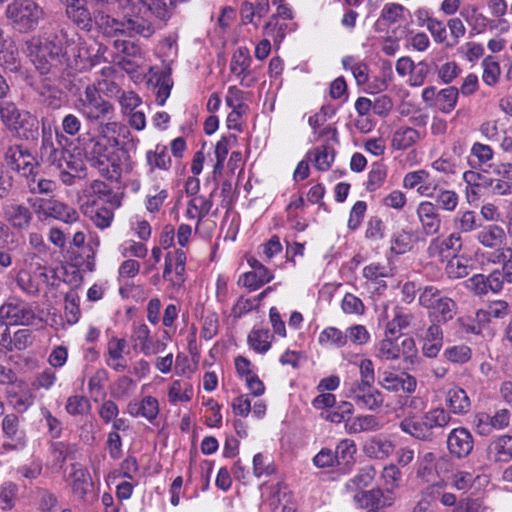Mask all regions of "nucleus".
I'll return each instance as SVG.
<instances>
[{"mask_svg":"<svg viewBox=\"0 0 512 512\" xmlns=\"http://www.w3.org/2000/svg\"><path fill=\"white\" fill-rule=\"evenodd\" d=\"M452 417L443 407H436L428 410L422 416H406L399 424L402 432L411 437L424 441L433 442L437 430H443L451 422Z\"/></svg>","mask_w":512,"mask_h":512,"instance_id":"obj_1","label":"nucleus"},{"mask_svg":"<svg viewBox=\"0 0 512 512\" xmlns=\"http://www.w3.org/2000/svg\"><path fill=\"white\" fill-rule=\"evenodd\" d=\"M0 119L17 140L35 141L39 137L38 118L28 110L19 109L14 102L0 106Z\"/></svg>","mask_w":512,"mask_h":512,"instance_id":"obj_2","label":"nucleus"},{"mask_svg":"<svg viewBox=\"0 0 512 512\" xmlns=\"http://www.w3.org/2000/svg\"><path fill=\"white\" fill-rule=\"evenodd\" d=\"M74 106L87 122L100 126L105 124L107 128L112 124L115 108L93 85H88L85 88L83 95L75 101Z\"/></svg>","mask_w":512,"mask_h":512,"instance_id":"obj_3","label":"nucleus"},{"mask_svg":"<svg viewBox=\"0 0 512 512\" xmlns=\"http://www.w3.org/2000/svg\"><path fill=\"white\" fill-rule=\"evenodd\" d=\"M57 145L55 146L52 137V131L43 126L42 128V143L40 147L41 157L55 166L56 168L67 167L73 171L81 170L82 158L78 155L72 154L70 151L63 147V141L67 142L68 139L63 135L56 132Z\"/></svg>","mask_w":512,"mask_h":512,"instance_id":"obj_4","label":"nucleus"},{"mask_svg":"<svg viewBox=\"0 0 512 512\" xmlns=\"http://www.w3.org/2000/svg\"><path fill=\"white\" fill-rule=\"evenodd\" d=\"M5 16L21 33L34 31L44 19V9L34 0H13L5 9Z\"/></svg>","mask_w":512,"mask_h":512,"instance_id":"obj_5","label":"nucleus"},{"mask_svg":"<svg viewBox=\"0 0 512 512\" xmlns=\"http://www.w3.org/2000/svg\"><path fill=\"white\" fill-rule=\"evenodd\" d=\"M419 304L428 310L429 317H435L438 322L447 323L457 313V303L446 296L435 286H425L419 295Z\"/></svg>","mask_w":512,"mask_h":512,"instance_id":"obj_6","label":"nucleus"},{"mask_svg":"<svg viewBox=\"0 0 512 512\" xmlns=\"http://www.w3.org/2000/svg\"><path fill=\"white\" fill-rule=\"evenodd\" d=\"M28 201L40 220L51 217L64 223H74L79 219V214L75 209L58 200L37 198Z\"/></svg>","mask_w":512,"mask_h":512,"instance_id":"obj_7","label":"nucleus"},{"mask_svg":"<svg viewBox=\"0 0 512 512\" xmlns=\"http://www.w3.org/2000/svg\"><path fill=\"white\" fill-rule=\"evenodd\" d=\"M345 395L361 408L377 411L382 408L384 397L381 391L368 384H346Z\"/></svg>","mask_w":512,"mask_h":512,"instance_id":"obj_8","label":"nucleus"},{"mask_svg":"<svg viewBox=\"0 0 512 512\" xmlns=\"http://www.w3.org/2000/svg\"><path fill=\"white\" fill-rule=\"evenodd\" d=\"M32 306L19 299H9L0 306V318L11 325H30L35 320Z\"/></svg>","mask_w":512,"mask_h":512,"instance_id":"obj_9","label":"nucleus"},{"mask_svg":"<svg viewBox=\"0 0 512 512\" xmlns=\"http://www.w3.org/2000/svg\"><path fill=\"white\" fill-rule=\"evenodd\" d=\"M103 164L98 170L103 177L109 180L117 181L123 172L128 173L132 170L130 155L126 150L116 146L105 158Z\"/></svg>","mask_w":512,"mask_h":512,"instance_id":"obj_10","label":"nucleus"},{"mask_svg":"<svg viewBox=\"0 0 512 512\" xmlns=\"http://www.w3.org/2000/svg\"><path fill=\"white\" fill-rule=\"evenodd\" d=\"M29 55L35 67L41 74L48 73L50 70V60L59 56L60 47L51 41L41 42L39 39H32L28 43Z\"/></svg>","mask_w":512,"mask_h":512,"instance_id":"obj_11","label":"nucleus"},{"mask_svg":"<svg viewBox=\"0 0 512 512\" xmlns=\"http://www.w3.org/2000/svg\"><path fill=\"white\" fill-rule=\"evenodd\" d=\"M353 498L361 508H365L367 511H381L386 507L392 506L395 501L394 493L391 490H382L380 488L358 492Z\"/></svg>","mask_w":512,"mask_h":512,"instance_id":"obj_12","label":"nucleus"},{"mask_svg":"<svg viewBox=\"0 0 512 512\" xmlns=\"http://www.w3.org/2000/svg\"><path fill=\"white\" fill-rule=\"evenodd\" d=\"M447 449L456 459L467 458L474 448V438L464 427L454 428L447 436Z\"/></svg>","mask_w":512,"mask_h":512,"instance_id":"obj_13","label":"nucleus"},{"mask_svg":"<svg viewBox=\"0 0 512 512\" xmlns=\"http://www.w3.org/2000/svg\"><path fill=\"white\" fill-rule=\"evenodd\" d=\"M462 248L461 237L458 233H452L446 238H433L428 247L427 254L430 258H437L440 261L457 256Z\"/></svg>","mask_w":512,"mask_h":512,"instance_id":"obj_14","label":"nucleus"},{"mask_svg":"<svg viewBox=\"0 0 512 512\" xmlns=\"http://www.w3.org/2000/svg\"><path fill=\"white\" fill-rule=\"evenodd\" d=\"M2 432L6 441L2 447L5 450L21 449L26 444V437L23 430L20 429L19 417L14 414H7L2 420Z\"/></svg>","mask_w":512,"mask_h":512,"instance_id":"obj_15","label":"nucleus"},{"mask_svg":"<svg viewBox=\"0 0 512 512\" xmlns=\"http://www.w3.org/2000/svg\"><path fill=\"white\" fill-rule=\"evenodd\" d=\"M379 385L389 392L402 390L410 394L416 390L417 380L408 373L395 374L390 371H383L379 376Z\"/></svg>","mask_w":512,"mask_h":512,"instance_id":"obj_16","label":"nucleus"},{"mask_svg":"<svg viewBox=\"0 0 512 512\" xmlns=\"http://www.w3.org/2000/svg\"><path fill=\"white\" fill-rule=\"evenodd\" d=\"M116 145V139H113V143L106 137L91 139L85 147L86 158L93 167L98 169L100 166L104 165L103 161Z\"/></svg>","mask_w":512,"mask_h":512,"instance_id":"obj_17","label":"nucleus"},{"mask_svg":"<svg viewBox=\"0 0 512 512\" xmlns=\"http://www.w3.org/2000/svg\"><path fill=\"white\" fill-rule=\"evenodd\" d=\"M486 458L490 463H508L512 460V436L500 435L486 447Z\"/></svg>","mask_w":512,"mask_h":512,"instance_id":"obj_18","label":"nucleus"},{"mask_svg":"<svg viewBox=\"0 0 512 512\" xmlns=\"http://www.w3.org/2000/svg\"><path fill=\"white\" fill-rule=\"evenodd\" d=\"M127 342L124 338L112 337L107 344L105 353L106 365L116 372H123L127 369V361L124 358Z\"/></svg>","mask_w":512,"mask_h":512,"instance_id":"obj_19","label":"nucleus"},{"mask_svg":"<svg viewBox=\"0 0 512 512\" xmlns=\"http://www.w3.org/2000/svg\"><path fill=\"white\" fill-rule=\"evenodd\" d=\"M417 216L426 235H435L441 229V217L432 202L423 201L418 205Z\"/></svg>","mask_w":512,"mask_h":512,"instance_id":"obj_20","label":"nucleus"},{"mask_svg":"<svg viewBox=\"0 0 512 512\" xmlns=\"http://www.w3.org/2000/svg\"><path fill=\"white\" fill-rule=\"evenodd\" d=\"M155 32L153 24L138 14L125 13L123 16L122 35L133 38L142 36L151 37Z\"/></svg>","mask_w":512,"mask_h":512,"instance_id":"obj_21","label":"nucleus"},{"mask_svg":"<svg viewBox=\"0 0 512 512\" xmlns=\"http://www.w3.org/2000/svg\"><path fill=\"white\" fill-rule=\"evenodd\" d=\"M383 423L381 419L372 414H362L347 418L346 432L348 434H359L364 432H376L381 430Z\"/></svg>","mask_w":512,"mask_h":512,"instance_id":"obj_22","label":"nucleus"},{"mask_svg":"<svg viewBox=\"0 0 512 512\" xmlns=\"http://www.w3.org/2000/svg\"><path fill=\"white\" fill-rule=\"evenodd\" d=\"M8 223L16 230H26L33 219L32 212L23 204H10L4 209Z\"/></svg>","mask_w":512,"mask_h":512,"instance_id":"obj_23","label":"nucleus"},{"mask_svg":"<svg viewBox=\"0 0 512 512\" xmlns=\"http://www.w3.org/2000/svg\"><path fill=\"white\" fill-rule=\"evenodd\" d=\"M445 403L448 406V412L456 415H464L470 411L471 401L466 391L460 387H452L446 392Z\"/></svg>","mask_w":512,"mask_h":512,"instance_id":"obj_24","label":"nucleus"},{"mask_svg":"<svg viewBox=\"0 0 512 512\" xmlns=\"http://www.w3.org/2000/svg\"><path fill=\"white\" fill-rule=\"evenodd\" d=\"M133 338L136 341L134 348L139 345L141 352L146 356L158 353L160 348L164 346L163 344L153 341V338L150 334V329L146 324H140L135 327Z\"/></svg>","mask_w":512,"mask_h":512,"instance_id":"obj_25","label":"nucleus"},{"mask_svg":"<svg viewBox=\"0 0 512 512\" xmlns=\"http://www.w3.org/2000/svg\"><path fill=\"white\" fill-rule=\"evenodd\" d=\"M376 470L371 465H366L359 469L357 474L349 479L345 484V489L348 492L358 493L365 491L364 489L370 486L375 478Z\"/></svg>","mask_w":512,"mask_h":512,"instance_id":"obj_26","label":"nucleus"},{"mask_svg":"<svg viewBox=\"0 0 512 512\" xmlns=\"http://www.w3.org/2000/svg\"><path fill=\"white\" fill-rule=\"evenodd\" d=\"M506 239L505 230L497 225L490 224L484 226L477 234V240L487 248L500 246Z\"/></svg>","mask_w":512,"mask_h":512,"instance_id":"obj_27","label":"nucleus"},{"mask_svg":"<svg viewBox=\"0 0 512 512\" xmlns=\"http://www.w3.org/2000/svg\"><path fill=\"white\" fill-rule=\"evenodd\" d=\"M212 194L209 197H205L203 195L196 196L192 198L188 204L186 209V217L188 219H198V224L202 221V219L210 212L213 201Z\"/></svg>","mask_w":512,"mask_h":512,"instance_id":"obj_28","label":"nucleus"},{"mask_svg":"<svg viewBox=\"0 0 512 512\" xmlns=\"http://www.w3.org/2000/svg\"><path fill=\"white\" fill-rule=\"evenodd\" d=\"M273 279V274L268 268H260L244 273L240 276L238 283L250 291L257 290Z\"/></svg>","mask_w":512,"mask_h":512,"instance_id":"obj_29","label":"nucleus"},{"mask_svg":"<svg viewBox=\"0 0 512 512\" xmlns=\"http://www.w3.org/2000/svg\"><path fill=\"white\" fill-rule=\"evenodd\" d=\"M394 445L390 440L373 437L364 445V452L370 458L385 459L392 454Z\"/></svg>","mask_w":512,"mask_h":512,"instance_id":"obj_30","label":"nucleus"},{"mask_svg":"<svg viewBox=\"0 0 512 512\" xmlns=\"http://www.w3.org/2000/svg\"><path fill=\"white\" fill-rule=\"evenodd\" d=\"M66 14L77 26L82 29L90 30L92 27V18L88 8L84 5V0H79L73 5H68Z\"/></svg>","mask_w":512,"mask_h":512,"instance_id":"obj_31","label":"nucleus"},{"mask_svg":"<svg viewBox=\"0 0 512 512\" xmlns=\"http://www.w3.org/2000/svg\"><path fill=\"white\" fill-rule=\"evenodd\" d=\"M85 213L89 215L94 225L100 229L108 228L114 218L113 211L108 207H97V200H92L91 207H87Z\"/></svg>","mask_w":512,"mask_h":512,"instance_id":"obj_32","label":"nucleus"},{"mask_svg":"<svg viewBox=\"0 0 512 512\" xmlns=\"http://www.w3.org/2000/svg\"><path fill=\"white\" fill-rule=\"evenodd\" d=\"M420 139V133L413 127L397 129L392 138V147L396 150H405Z\"/></svg>","mask_w":512,"mask_h":512,"instance_id":"obj_33","label":"nucleus"},{"mask_svg":"<svg viewBox=\"0 0 512 512\" xmlns=\"http://www.w3.org/2000/svg\"><path fill=\"white\" fill-rule=\"evenodd\" d=\"M334 452V458L337 466L349 468L354 462V454L356 453V445L353 440L344 439L338 443Z\"/></svg>","mask_w":512,"mask_h":512,"instance_id":"obj_34","label":"nucleus"},{"mask_svg":"<svg viewBox=\"0 0 512 512\" xmlns=\"http://www.w3.org/2000/svg\"><path fill=\"white\" fill-rule=\"evenodd\" d=\"M146 161L150 171L154 169L168 170L171 166V158L164 145H156L155 150H149L146 153Z\"/></svg>","mask_w":512,"mask_h":512,"instance_id":"obj_35","label":"nucleus"},{"mask_svg":"<svg viewBox=\"0 0 512 512\" xmlns=\"http://www.w3.org/2000/svg\"><path fill=\"white\" fill-rule=\"evenodd\" d=\"M459 90L456 87L450 86L445 89H441L437 92L436 102H434V106L439 109L442 113H450L452 112L458 101Z\"/></svg>","mask_w":512,"mask_h":512,"instance_id":"obj_36","label":"nucleus"},{"mask_svg":"<svg viewBox=\"0 0 512 512\" xmlns=\"http://www.w3.org/2000/svg\"><path fill=\"white\" fill-rule=\"evenodd\" d=\"M354 412V405L349 401H341L338 405L333 406L331 409L323 412L321 416L332 423H342L346 425L347 418H352Z\"/></svg>","mask_w":512,"mask_h":512,"instance_id":"obj_37","label":"nucleus"},{"mask_svg":"<svg viewBox=\"0 0 512 512\" xmlns=\"http://www.w3.org/2000/svg\"><path fill=\"white\" fill-rule=\"evenodd\" d=\"M375 356L385 361L398 360L401 356L400 346L396 340L385 337L375 345Z\"/></svg>","mask_w":512,"mask_h":512,"instance_id":"obj_38","label":"nucleus"},{"mask_svg":"<svg viewBox=\"0 0 512 512\" xmlns=\"http://www.w3.org/2000/svg\"><path fill=\"white\" fill-rule=\"evenodd\" d=\"M308 157L314 162V166L321 171H326L331 167L334 160V150L328 146L322 145L316 147L308 153Z\"/></svg>","mask_w":512,"mask_h":512,"instance_id":"obj_39","label":"nucleus"},{"mask_svg":"<svg viewBox=\"0 0 512 512\" xmlns=\"http://www.w3.org/2000/svg\"><path fill=\"white\" fill-rule=\"evenodd\" d=\"M173 87V80L170 71H162L156 76V101L157 104L163 106L168 99L171 89Z\"/></svg>","mask_w":512,"mask_h":512,"instance_id":"obj_40","label":"nucleus"},{"mask_svg":"<svg viewBox=\"0 0 512 512\" xmlns=\"http://www.w3.org/2000/svg\"><path fill=\"white\" fill-rule=\"evenodd\" d=\"M108 372L101 368L98 369L93 376L90 377L88 382V388L91 396L96 401L98 398L106 396L104 389L105 383L108 381Z\"/></svg>","mask_w":512,"mask_h":512,"instance_id":"obj_41","label":"nucleus"},{"mask_svg":"<svg viewBox=\"0 0 512 512\" xmlns=\"http://www.w3.org/2000/svg\"><path fill=\"white\" fill-rule=\"evenodd\" d=\"M494 152L489 145L476 142L471 147V156L474 159H470L469 163L471 167H481L486 165L492 158Z\"/></svg>","mask_w":512,"mask_h":512,"instance_id":"obj_42","label":"nucleus"},{"mask_svg":"<svg viewBox=\"0 0 512 512\" xmlns=\"http://www.w3.org/2000/svg\"><path fill=\"white\" fill-rule=\"evenodd\" d=\"M319 343L321 345L330 344L336 348H342L346 346L345 331L333 326L327 327L320 333Z\"/></svg>","mask_w":512,"mask_h":512,"instance_id":"obj_43","label":"nucleus"},{"mask_svg":"<svg viewBox=\"0 0 512 512\" xmlns=\"http://www.w3.org/2000/svg\"><path fill=\"white\" fill-rule=\"evenodd\" d=\"M0 66L11 73L19 72L21 64L18 50L13 47L4 49L3 46L0 49Z\"/></svg>","mask_w":512,"mask_h":512,"instance_id":"obj_44","label":"nucleus"},{"mask_svg":"<svg viewBox=\"0 0 512 512\" xmlns=\"http://www.w3.org/2000/svg\"><path fill=\"white\" fill-rule=\"evenodd\" d=\"M345 336L346 344L351 342L355 346L366 345L371 339L369 331L364 325L361 324H354L349 326L345 330Z\"/></svg>","mask_w":512,"mask_h":512,"instance_id":"obj_45","label":"nucleus"},{"mask_svg":"<svg viewBox=\"0 0 512 512\" xmlns=\"http://www.w3.org/2000/svg\"><path fill=\"white\" fill-rule=\"evenodd\" d=\"M444 357L454 364H465L472 357V350L469 346L461 344L454 345L445 349Z\"/></svg>","mask_w":512,"mask_h":512,"instance_id":"obj_46","label":"nucleus"},{"mask_svg":"<svg viewBox=\"0 0 512 512\" xmlns=\"http://www.w3.org/2000/svg\"><path fill=\"white\" fill-rule=\"evenodd\" d=\"M38 169V162L35 157L31 154V152L26 149L20 157L19 162L13 168V171L25 176L26 178H30V176H35Z\"/></svg>","mask_w":512,"mask_h":512,"instance_id":"obj_47","label":"nucleus"},{"mask_svg":"<svg viewBox=\"0 0 512 512\" xmlns=\"http://www.w3.org/2000/svg\"><path fill=\"white\" fill-rule=\"evenodd\" d=\"M251 56L249 50L245 47H239L232 55L230 70L236 76H240L241 73L250 67Z\"/></svg>","mask_w":512,"mask_h":512,"instance_id":"obj_48","label":"nucleus"},{"mask_svg":"<svg viewBox=\"0 0 512 512\" xmlns=\"http://www.w3.org/2000/svg\"><path fill=\"white\" fill-rule=\"evenodd\" d=\"M470 268L466 261L458 256L450 258L446 264L445 272L450 279H460L469 274Z\"/></svg>","mask_w":512,"mask_h":512,"instance_id":"obj_49","label":"nucleus"},{"mask_svg":"<svg viewBox=\"0 0 512 512\" xmlns=\"http://www.w3.org/2000/svg\"><path fill=\"white\" fill-rule=\"evenodd\" d=\"M458 201L457 193L452 190L441 189L435 194V206L437 209L440 208L444 211L452 212L456 209Z\"/></svg>","mask_w":512,"mask_h":512,"instance_id":"obj_50","label":"nucleus"},{"mask_svg":"<svg viewBox=\"0 0 512 512\" xmlns=\"http://www.w3.org/2000/svg\"><path fill=\"white\" fill-rule=\"evenodd\" d=\"M482 66L483 81L490 86L496 84L501 73L498 61L493 56H487L484 58Z\"/></svg>","mask_w":512,"mask_h":512,"instance_id":"obj_51","label":"nucleus"},{"mask_svg":"<svg viewBox=\"0 0 512 512\" xmlns=\"http://www.w3.org/2000/svg\"><path fill=\"white\" fill-rule=\"evenodd\" d=\"M483 185L494 196L512 195V182L503 179L483 177Z\"/></svg>","mask_w":512,"mask_h":512,"instance_id":"obj_52","label":"nucleus"},{"mask_svg":"<svg viewBox=\"0 0 512 512\" xmlns=\"http://www.w3.org/2000/svg\"><path fill=\"white\" fill-rule=\"evenodd\" d=\"M269 331L267 330H253L248 335L249 345L259 353L267 352L271 344L269 342Z\"/></svg>","mask_w":512,"mask_h":512,"instance_id":"obj_53","label":"nucleus"},{"mask_svg":"<svg viewBox=\"0 0 512 512\" xmlns=\"http://www.w3.org/2000/svg\"><path fill=\"white\" fill-rule=\"evenodd\" d=\"M17 486L12 482H6L0 486V508L4 511L11 510L15 505Z\"/></svg>","mask_w":512,"mask_h":512,"instance_id":"obj_54","label":"nucleus"},{"mask_svg":"<svg viewBox=\"0 0 512 512\" xmlns=\"http://www.w3.org/2000/svg\"><path fill=\"white\" fill-rule=\"evenodd\" d=\"M404 11L405 8L401 4L387 3L381 11L380 19L384 20L388 24H395L405 19Z\"/></svg>","mask_w":512,"mask_h":512,"instance_id":"obj_55","label":"nucleus"},{"mask_svg":"<svg viewBox=\"0 0 512 512\" xmlns=\"http://www.w3.org/2000/svg\"><path fill=\"white\" fill-rule=\"evenodd\" d=\"M394 324L398 326V329H407L409 327L414 329V332L418 335L422 326L417 323V317L412 313H405L400 308L395 309Z\"/></svg>","mask_w":512,"mask_h":512,"instance_id":"obj_56","label":"nucleus"},{"mask_svg":"<svg viewBox=\"0 0 512 512\" xmlns=\"http://www.w3.org/2000/svg\"><path fill=\"white\" fill-rule=\"evenodd\" d=\"M113 47L119 56H126L128 58H141V47L135 42L128 40H114Z\"/></svg>","mask_w":512,"mask_h":512,"instance_id":"obj_57","label":"nucleus"},{"mask_svg":"<svg viewBox=\"0 0 512 512\" xmlns=\"http://www.w3.org/2000/svg\"><path fill=\"white\" fill-rule=\"evenodd\" d=\"M341 309L345 314L363 315L365 305L363 301L352 293H346L341 302Z\"/></svg>","mask_w":512,"mask_h":512,"instance_id":"obj_58","label":"nucleus"},{"mask_svg":"<svg viewBox=\"0 0 512 512\" xmlns=\"http://www.w3.org/2000/svg\"><path fill=\"white\" fill-rule=\"evenodd\" d=\"M386 169L383 165L374 163L368 174L367 190L375 191L378 189L386 179Z\"/></svg>","mask_w":512,"mask_h":512,"instance_id":"obj_59","label":"nucleus"},{"mask_svg":"<svg viewBox=\"0 0 512 512\" xmlns=\"http://www.w3.org/2000/svg\"><path fill=\"white\" fill-rule=\"evenodd\" d=\"M359 380H354L349 384H368L374 385L375 382V371L372 360L363 359L359 364Z\"/></svg>","mask_w":512,"mask_h":512,"instance_id":"obj_60","label":"nucleus"},{"mask_svg":"<svg viewBox=\"0 0 512 512\" xmlns=\"http://www.w3.org/2000/svg\"><path fill=\"white\" fill-rule=\"evenodd\" d=\"M134 388L135 382L132 378L128 376H121L115 382L112 394L118 399L129 397L133 393Z\"/></svg>","mask_w":512,"mask_h":512,"instance_id":"obj_61","label":"nucleus"},{"mask_svg":"<svg viewBox=\"0 0 512 512\" xmlns=\"http://www.w3.org/2000/svg\"><path fill=\"white\" fill-rule=\"evenodd\" d=\"M90 409V403L84 396H71L66 403V410L70 415H82Z\"/></svg>","mask_w":512,"mask_h":512,"instance_id":"obj_62","label":"nucleus"},{"mask_svg":"<svg viewBox=\"0 0 512 512\" xmlns=\"http://www.w3.org/2000/svg\"><path fill=\"white\" fill-rule=\"evenodd\" d=\"M411 243L412 234L402 230L393 236L391 250L396 254H403L410 250Z\"/></svg>","mask_w":512,"mask_h":512,"instance_id":"obj_63","label":"nucleus"},{"mask_svg":"<svg viewBox=\"0 0 512 512\" xmlns=\"http://www.w3.org/2000/svg\"><path fill=\"white\" fill-rule=\"evenodd\" d=\"M487 509L480 499L463 498L460 499L452 512H485Z\"/></svg>","mask_w":512,"mask_h":512,"instance_id":"obj_64","label":"nucleus"}]
</instances>
